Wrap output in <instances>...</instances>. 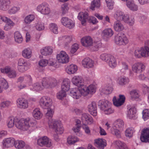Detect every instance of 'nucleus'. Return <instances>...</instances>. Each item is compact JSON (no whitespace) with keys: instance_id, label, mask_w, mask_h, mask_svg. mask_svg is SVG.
<instances>
[{"instance_id":"f257e3e1","label":"nucleus","mask_w":149,"mask_h":149,"mask_svg":"<svg viewBox=\"0 0 149 149\" xmlns=\"http://www.w3.org/2000/svg\"><path fill=\"white\" fill-rule=\"evenodd\" d=\"M36 123L30 119H26L24 120H19L17 118V120L15 122V125L19 129L23 131L29 130L32 131L35 129Z\"/></svg>"},{"instance_id":"f03ea898","label":"nucleus","mask_w":149,"mask_h":149,"mask_svg":"<svg viewBox=\"0 0 149 149\" xmlns=\"http://www.w3.org/2000/svg\"><path fill=\"white\" fill-rule=\"evenodd\" d=\"M145 43L144 47L138 48L135 50L134 55L136 58H139L149 56V40L146 41Z\"/></svg>"},{"instance_id":"7ed1b4c3","label":"nucleus","mask_w":149,"mask_h":149,"mask_svg":"<svg viewBox=\"0 0 149 149\" xmlns=\"http://www.w3.org/2000/svg\"><path fill=\"white\" fill-rule=\"evenodd\" d=\"M50 128H53L57 134H61L64 131V128L62 125L58 121L54 119H51L48 121Z\"/></svg>"},{"instance_id":"20e7f679","label":"nucleus","mask_w":149,"mask_h":149,"mask_svg":"<svg viewBox=\"0 0 149 149\" xmlns=\"http://www.w3.org/2000/svg\"><path fill=\"white\" fill-rule=\"evenodd\" d=\"M114 41L116 44L120 45H126L128 42L127 38L123 33H118L116 36Z\"/></svg>"},{"instance_id":"39448f33","label":"nucleus","mask_w":149,"mask_h":149,"mask_svg":"<svg viewBox=\"0 0 149 149\" xmlns=\"http://www.w3.org/2000/svg\"><path fill=\"white\" fill-rule=\"evenodd\" d=\"M39 103L40 106L43 109H48L52 107V100L49 97H42L40 100Z\"/></svg>"},{"instance_id":"423d86ee","label":"nucleus","mask_w":149,"mask_h":149,"mask_svg":"<svg viewBox=\"0 0 149 149\" xmlns=\"http://www.w3.org/2000/svg\"><path fill=\"white\" fill-rule=\"evenodd\" d=\"M37 144L40 146L50 147L52 146L51 140L46 136H44L37 140Z\"/></svg>"},{"instance_id":"0eeeda50","label":"nucleus","mask_w":149,"mask_h":149,"mask_svg":"<svg viewBox=\"0 0 149 149\" xmlns=\"http://www.w3.org/2000/svg\"><path fill=\"white\" fill-rule=\"evenodd\" d=\"M57 60L61 63H66L69 61V57L64 51H62L56 56Z\"/></svg>"},{"instance_id":"6e6552de","label":"nucleus","mask_w":149,"mask_h":149,"mask_svg":"<svg viewBox=\"0 0 149 149\" xmlns=\"http://www.w3.org/2000/svg\"><path fill=\"white\" fill-rule=\"evenodd\" d=\"M145 67L142 63H137L134 64L132 66V70L134 73L139 74L144 70Z\"/></svg>"},{"instance_id":"1a4fd4ad","label":"nucleus","mask_w":149,"mask_h":149,"mask_svg":"<svg viewBox=\"0 0 149 149\" xmlns=\"http://www.w3.org/2000/svg\"><path fill=\"white\" fill-rule=\"evenodd\" d=\"M1 70L2 73L7 74L10 78H14L16 77L17 73L15 71L12 69L9 66H7L4 68L1 69Z\"/></svg>"},{"instance_id":"9d476101","label":"nucleus","mask_w":149,"mask_h":149,"mask_svg":"<svg viewBox=\"0 0 149 149\" xmlns=\"http://www.w3.org/2000/svg\"><path fill=\"white\" fill-rule=\"evenodd\" d=\"M125 97L124 95H120L119 98L117 99L116 96H114L113 99V102L114 105L117 107L121 106L124 103Z\"/></svg>"},{"instance_id":"9b49d317","label":"nucleus","mask_w":149,"mask_h":149,"mask_svg":"<svg viewBox=\"0 0 149 149\" xmlns=\"http://www.w3.org/2000/svg\"><path fill=\"white\" fill-rule=\"evenodd\" d=\"M38 11L44 15L49 14L50 13V9L47 4L42 3L39 5L37 8Z\"/></svg>"},{"instance_id":"f8f14e48","label":"nucleus","mask_w":149,"mask_h":149,"mask_svg":"<svg viewBox=\"0 0 149 149\" xmlns=\"http://www.w3.org/2000/svg\"><path fill=\"white\" fill-rule=\"evenodd\" d=\"M88 110L90 113L94 116H96L97 115V107L96 103L92 102L88 106Z\"/></svg>"},{"instance_id":"ddd939ff","label":"nucleus","mask_w":149,"mask_h":149,"mask_svg":"<svg viewBox=\"0 0 149 149\" xmlns=\"http://www.w3.org/2000/svg\"><path fill=\"white\" fill-rule=\"evenodd\" d=\"M81 42L84 46L89 47L91 46L93 43V40L91 37L85 36L81 39Z\"/></svg>"},{"instance_id":"4468645a","label":"nucleus","mask_w":149,"mask_h":149,"mask_svg":"<svg viewBox=\"0 0 149 149\" xmlns=\"http://www.w3.org/2000/svg\"><path fill=\"white\" fill-rule=\"evenodd\" d=\"M141 141L143 142H149V129H144L141 132L140 136Z\"/></svg>"},{"instance_id":"2eb2a0df","label":"nucleus","mask_w":149,"mask_h":149,"mask_svg":"<svg viewBox=\"0 0 149 149\" xmlns=\"http://www.w3.org/2000/svg\"><path fill=\"white\" fill-rule=\"evenodd\" d=\"M62 24L65 26L71 29L74 26V24L72 21L69 19L67 17H63L61 20Z\"/></svg>"},{"instance_id":"dca6fc26","label":"nucleus","mask_w":149,"mask_h":149,"mask_svg":"<svg viewBox=\"0 0 149 149\" xmlns=\"http://www.w3.org/2000/svg\"><path fill=\"white\" fill-rule=\"evenodd\" d=\"M94 143L97 148L100 149H103L107 145L106 140L101 139H95Z\"/></svg>"},{"instance_id":"f3484780","label":"nucleus","mask_w":149,"mask_h":149,"mask_svg":"<svg viewBox=\"0 0 149 149\" xmlns=\"http://www.w3.org/2000/svg\"><path fill=\"white\" fill-rule=\"evenodd\" d=\"M17 105L18 107L21 109H26L28 107L27 100L23 98L18 99L17 100Z\"/></svg>"},{"instance_id":"a211bd4d","label":"nucleus","mask_w":149,"mask_h":149,"mask_svg":"<svg viewBox=\"0 0 149 149\" xmlns=\"http://www.w3.org/2000/svg\"><path fill=\"white\" fill-rule=\"evenodd\" d=\"M15 139L11 138H7L3 140L2 143L3 148H10L14 145Z\"/></svg>"},{"instance_id":"6ab92c4d","label":"nucleus","mask_w":149,"mask_h":149,"mask_svg":"<svg viewBox=\"0 0 149 149\" xmlns=\"http://www.w3.org/2000/svg\"><path fill=\"white\" fill-rule=\"evenodd\" d=\"M59 39L62 41L64 43L65 45L67 47L68 46L72 40V36H64L60 37Z\"/></svg>"},{"instance_id":"aec40b11","label":"nucleus","mask_w":149,"mask_h":149,"mask_svg":"<svg viewBox=\"0 0 149 149\" xmlns=\"http://www.w3.org/2000/svg\"><path fill=\"white\" fill-rule=\"evenodd\" d=\"M72 82L73 84L79 87L81 86L83 84V79L82 77L79 76H75L72 79Z\"/></svg>"},{"instance_id":"412c9836","label":"nucleus","mask_w":149,"mask_h":149,"mask_svg":"<svg viewBox=\"0 0 149 149\" xmlns=\"http://www.w3.org/2000/svg\"><path fill=\"white\" fill-rule=\"evenodd\" d=\"M82 64L85 68H89L92 67L94 63L92 60L88 57L84 59L82 61Z\"/></svg>"},{"instance_id":"4be33fe9","label":"nucleus","mask_w":149,"mask_h":149,"mask_svg":"<svg viewBox=\"0 0 149 149\" xmlns=\"http://www.w3.org/2000/svg\"><path fill=\"white\" fill-rule=\"evenodd\" d=\"M71 96L75 99H79L82 95L79 88H74L70 92Z\"/></svg>"},{"instance_id":"5701e85b","label":"nucleus","mask_w":149,"mask_h":149,"mask_svg":"<svg viewBox=\"0 0 149 149\" xmlns=\"http://www.w3.org/2000/svg\"><path fill=\"white\" fill-rule=\"evenodd\" d=\"M10 3L9 0H0V9L3 10H7Z\"/></svg>"},{"instance_id":"b1692460","label":"nucleus","mask_w":149,"mask_h":149,"mask_svg":"<svg viewBox=\"0 0 149 149\" xmlns=\"http://www.w3.org/2000/svg\"><path fill=\"white\" fill-rule=\"evenodd\" d=\"M70 81L68 79H65L61 85V90L65 92L68 91L70 88Z\"/></svg>"},{"instance_id":"393cba45","label":"nucleus","mask_w":149,"mask_h":149,"mask_svg":"<svg viewBox=\"0 0 149 149\" xmlns=\"http://www.w3.org/2000/svg\"><path fill=\"white\" fill-rule=\"evenodd\" d=\"M113 28L116 31L120 32L123 30L124 26L120 21L117 20L114 22Z\"/></svg>"},{"instance_id":"a878e982","label":"nucleus","mask_w":149,"mask_h":149,"mask_svg":"<svg viewBox=\"0 0 149 149\" xmlns=\"http://www.w3.org/2000/svg\"><path fill=\"white\" fill-rule=\"evenodd\" d=\"M53 51L52 48L49 46L44 47L40 50L41 53L44 56H48L51 55Z\"/></svg>"},{"instance_id":"bb28decb","label":"nucleus","mask_w":149,"mask_h":149,"mask_svg":"<svg viewBox=\"0 0 149 149\" xmlns=\"http://www.w3.org/2000/svg\"><path fill=\"white\" fill-rule=\"evenodd\" d=\"M14 146L17 149H22L26 146V143L22 140H15Z\"/></svg>"},{"instance_id":"cd10ccee","label":"nucleus","mask_w":149,"mask_h":149,"mask_svg":"<svg viewBox=\"0 0 149 149\" xmlns=\"http://www.w3.org/2000/svg\"><path fill=\"white\" fill-rule=\"evenodd\" d=\"M126 2L127 6L131 10L133 11H136L137 10V6L134 3L133 0H127Z\"/></svg>"},{"instance_id":"c85d7f7f","label":"nucleus","mask_w":149,"mask_h":149,"mask_svg":"<svg viewBox=\"0 0 149 149\" xmlns=\"http://www.w3.org/2000/svg\"><path fill=\"white\" fill-rule=\"evenodd\" d=\"M78 18V19L81 21V23L82 24H84L86 21L88 20L89 17L88 16V14L87 13H85L81 15L79 14Z\"/></svg>"},{"instance_id":"c756f323","label":"nucleus","mask_w":149,"mask_h":149,"mask_svg":"<svg viewBox=\"0 0 149 149\" xmlns=\"http://www.w3.org/2000/svg\"><path fill=\"white\" fill-rule=\"evenodd\" d=\"M77 70V67L76 65L71 64L67 67L66 71L68 74H71L74 73Z\"/></svg>"},{"instance_id":"7c9ffc66","label":"nucleus","mask_w":149,"mask_h":149,"mask_svg":"<svg viewBox=\"0 0 149 149\" xmlns=\"http://www.w3.org/2000/svg\"><path fill=\"white\" fill-rule=\"evenodd\" d=\"M109 66L112 68L115 67L117 65V62L116 58L113 56H110L109 59L107 62Z\"/></svg>"},{"instance_id":"2f4dec72","label":"nucleus","mask_w":149,"mask_h":149,"mask_svg":"<svg viewBox=\"0 0 149 149\" xmlns=\"http://www.w3.org/2000/svg\"><path fill=\"white\" fill-rule=\"evenodd\" d=\"M110 105L109 102L107 100L100 101L98 102V105L100 107L102 111L109 106Z\"/></svg>"},{"instance_id":"473e14b6","label":"nucleus","mask_w":149,"mask_h":149,"mask_svg":"<svg viewBox=\"0 0 149 149\" xmlns=\"http://www.w3.org/2000/svg\"><path fill=\"white\" fill-rule=\"evenodd\" d=\"M17 120V118L13 117H10L8 119L7 123V125L8 128H11L13 127L14 124H15V122Z\"/></svg>"},{"instance_id":"72a5a7b5","label":"nucleus","mask_w":149,"mask_h":149,"mask_svg":"<svg viewBox=\"0 0 149 149\" xmlns=\"http://www.w3.org/2000/svg\"><path fill=\"white\" fill-rule=\"evenodd\" d=\"M32 51L29 48L25 49L22 52V56L26 58H30L32 56Z\"/></svg>"},{"instance_id":"f704fd0d","label":"nucleus","mask_w":149,"mask_h":149,"mask_svg":"<svg viewBox=\"0 0 149 149\" xmlns=\"http://www.w3.org/2000/svg\"><path fill=\"white\" fill-rule=\"evenodd\" d=\"M79 141L78 138L74 136H70L67 139V143L69 145L74 144Z\"/></svg>"},{"instance_id":"c9c22d12","label":"nucleus","mask_w":149,"mask_h":149,"mask_svg":"<svg viewBox=\"0 0 149 149\" xmlns=\"http://www.w3.org/2000/svg\"><path fill=\"white\" fill-rule=\"evenodd\" d=\"M33 117L36 119H40L42 116V113H41L39 109L38 108L35 109L32 112Z\"/></svg>"},{"instance_id":"e433bc0d","label":"nucleus","mask_w":149,"mask_h":149,"mask_svg":"<svg viewBox=\"0 0 149 149\" xmlns=\"http://www.w3.org/2000/svg\"><path fill=\"white\" fill-rule=\"evenodd\" d=\"M102 34L104 36L108 38L112 36L113 34V32L111 29L107 28L103 30Z\"/></svg>"},{"instance_id":"4c0bfd02","label":"nucleus","mask_w":149,"mask_h":149,"mask_svg":"<svg viewBox=\"0 0 149 149\" xmlns=\"http://www.w3.org/2000/svg\"><path fill=\"white\" fill-rule=\"evenodd\" d=\"M14 38L15 41L18 43H21L23 41V38L21 34L18 31L15 33Z\"/></svg>"},{"instance_id":"58836bf2","label":"nucleus","mask_w":149,"mask_h":149,"mask_svg":"<svg viewBox=\"0 0 149 149\" xmlns=\"http://www.w3.org/2000/svg\"><path fill=\"white\" fill-rule=\"evenodd\" d=\"M100 6V0H93L91 4L90 8L92 10H95V8H99Z\"/></svg>"},{"instance_id":"ea45409f","label":"nucleus","mask_w":149,"mask_h":149,"mask_svg":"<svg viewBox=\"0 0 149 149\" xmlns=\"http://www.w3.org/2000/svg\"><path fill=\"white\" fill-rule=\"evenodd\" d=\"M114 144L118 147V149H128L125 144L120 141H116Z\"/></svg>"},{"instance_id":"a19ab883","label":"nucleus","mask_w":149,"mask_h":149,"mask_svg":"<svg viewBox=\"0 0 149 149\" xmlns=\"http://www.w3.org/2000/svg\"><path fill=\"white\" fill-rule=\"evenodd\" d=\"M113 124L114 127L116 128H121L124 126V123L122 120L118 119L114 122Z\"/></svg>"},{"instance_id":"79ce46f5","label":"nucleus","mask_w":149,"mask_h":149,"mask_svg":"<svg viewBox=\"0 0 149 149\" xmlns=\"http://www.w3.org/2000/svg\"><path fill=\"white\" fill-rule=\"evenodd\" d=\"M136 110L134 108H130L127 112V117L130 119L134 118L135 116Z\"/></svg>"},{"instance_id":"37998d69","label":"nucleus","mask_w":149,"mask_h":149,"mask_svg":"<svg viewBox=\"0 0 149 149\" xmlns=\"http://www.w3.org/2000/svg\"><path fill=\"white\" fill-rule=\"evenodd\" d=\"M80 91L82 95L84 96H86L88 94V90L87 87L83 84L81 86L79 87Z\"/></svg>"},{"instance_id":"c03bdc74","label":"nucleus","mask_w":149,"mask_h":149,"mask_svg":"<svg viewBox=\"0 0 149 149\" xmlns=\"http://www.w3.org/2000/svg\"><path fill=\"white\" fill-rule=\"evenodd\" d=\"M52 107L48 109H47V111L46 113L45 116L46 117L49 118V121L51 119H52V118L53 116L54 111Z\"/></svg>"},{"instance_id":"a18cd8bd","label":"nucleus","mask_w":149,"mask_h":149,"mask_svg":"<svg viewBox=\"0 0 149 149\" xmlns=\"http://www.w3.org/2000/svg\"><path fill=\"white\" fill-rule=\"evenodd\" d=\"M101 43L100 42L93 43L91 48V50L93 51L98 50V48L101 47Z\"/></svg>"},{"instance_id":"49530a36","label":"nucleus","mask_w":149,"mask_h":149,"mask_svg":"<svg viewBox=\"0 0 149 149\" xmlns=\"http://www.w3.org/2000/svg\"><path fill=\"white\" fill-rule=\"evenodd\" d=\"M125 14L122 12L118 11L115 14L114 17L117 20L121 21Z\"/></svg>"},{"instance_id":"de8ad7c7","label":"nucleus","mask_w":149,"mask_h":149,"mask_svg":"<svg viewBox=\"0 0 149 149\" xmlns=\"http://www.w3.org/2000/svg\"><path fill=\"white\" fill-rule=\"evenodd\" d=\"M128 82V79L125 77H121L119 78L118 79V84L120 85H125Z\"/></svg>"},{"instance_id":"09e8293b","label":"nucleus","mask_w":149,"mask_h":149,"mask_svg":"<svg viewBox=\"0 0 149 149\" xmlns=\"http://www.w3.org/2000/svg\"><path fill=\"white\" fill-rule=\"evenodd\" d=\"M42 83L37 82L34 84L33 85V88L37 91H39L42 90L43 87Z\"/></svg>"},{"instance_id":"8fccbe9b","label":"nucleus","mask_w":149,"mask_h":149,"mask_svg":"<svg viewBox=\"0 0 149 149\" xmlns=\"http://www.w3.org/2000/svg\"><path fill=\"white\" fill-rule=\"evenodd\" d=\"M134 132V129L132 127L127 129L125 131V135L126 137H131L132 136Z\"/></svg>"},{"instance_id":"3c124183","label":"nucleus","mask_w":149,"mask_h":149,"mask_svg":"<svg viewBox=\"0 0 149 149\" xmlns=\"http://www.w3.org/2000/svg\"><path fill=\"white\" fill-rule=\"evenodd\" d=\"M34 15H30L25 17L24 21L26 24H29L34 20Z\"/></svg>"},{"instance_id":"603ef678","label":"nucleus","mask_w":149,"mask_h":149,"mask_svg":"<svg viewBox=\"0 0 149 149\" xmlns=\"http://www.w3.org/2000/svg\"><path fill=\"white\" fill-rule=\"evenodd\" d=\"M49 78H44L42 81L43 86L45 88H50Z\"/></svg>"},{"instance_id":"864d4df0","label":"nucleus","mask_w":149,"mask_h":149,"mask_svg":"<svg viewBox=\"0 0 149 149\" xmlns=\"http://www.w3.org/2000/svg\"><path fill=\"white\" fill-rule=\"evenodd\" d=\"M113 88L111 84H110L106 87L103 91V93L106 94H109L111 93L113 91Z\"/></svg>"},{"instance_id":"5fc2aeb1","label":"nucleus","mask_w":149,"mask_h":149,"mask_svg":"<svg viewBox=\"0 0 149 149\" xmlns=\"http://www.w3.org/2000/svg\"><path fill=\"white\" fill-rule=\"evenodd\" d=\"M50 30L54 33L57 34L58 33V27L57 25L54 23H52L50 25Z\"/></svg>"},{"instance_id":"6e6d98bb","label":"nucleus","mask_w":149,"mask_h":149,"mask_svg":"<svg viewBox=\"0 0 149 149\" xmlns=\"http://www.w3.org/2000/svg\"><path fill=\"white\" fill-rule=\"evenodd\" d=\"M131 97L134 98H137L139 97V91L136 90H133L130 93Z\"/></svg>"},{"instance_id":"4d7b16f0","label":"nucleus","mask_w":149,"mask_h":149,"mask_svg":"<svg viewBox=\"0 0 149 149\" xmlns=\"http://www.w3.org/2000/svg\"><path fill=\"white\" fill-rule=\"evenodd\" d=\"M66 92L62 90L60 91L57 94V97L60 100H62L64 97H65Z\"/></svg>"},{"instance_id":"13d9d810","label":"nucleus","mask_w":149,"mask_h":149,"mask_svg":"<svg viewBox=\"0 0 149 149\" xmlns=\"http://www.w3.org/2000/svg\"><path fill=\"white\" fill-rule=\"evenodd\" d=\"M49 79L50 88L54 87L57 85V81L55 79L49 78Z\"/></svg>"},{"instance_id":"bf43d9fd","label":"nucleus","mask_w":149,"mask_h":149,"mask_svg":"<svg viewBox=\"0 0 149 149\" xmlns=\"http://www.w3.org/2000/svg\"><path fill=\"white\" fill-rule=\"evenodd\" d=\"M143 118L145 120L149 118V110L148 109L144 110L142 112Z\"/></svg>"},{"instance_id":"052dcab7","label":"nucleus","mask_w":149,"mask_h":149,"mask_svg":"<svg viewBox=\"0 0 149 149\" xmlns=\"http://www.w3.org/2000/svg\"><path fill=\"white\" fill-rule=\"evenodd\" d=\"M79 48L78 44L77 43H74L71 46L70 51V53L72 54H74L77 51Z\"/></svg>"},{"instance_id":"680f3d73","label":"nucleus","mask_w":149,"mask_h":149,"mask_svg":"<svg viewBox=\"0 0 149 149\" xmlns=\"http://www.w3.org/2000/svg\"><path fill=\"white\" fill-rule=\"evenodd\" d=\"M1 86L4 89H6L8 88V85L6 81L3 79L1 81Z\"/></svg>"},{"instance_id":"e2e57ef3","label":"nucleus","mask_w":149,"mask_h":149,"mask_svg":"<svg viewBox=\"0 0 149 149\" xmlns=\"http://www.w3.org/2000/svg\"><path fill=\"white\" fill-rule=\"evenodd\" d=\"M89 114L87 113H83L81 116V119L83 124H85V123L87 120Z\"/></svg>"},{"instance_id":"0e129e2a","label":"nucleus","mask_w":149,"mask_h":149,"mask_svg":"<svg viewBox=\"0 0 149 149\" xmlns=\"http://www.w3.org/2000/svg\"><path fill=\"white\" fill-rule=\"evenodd\" d=\"M103 111L105 114L108 115L114 112L113 110L111 109L110 105L107 107Z\"/></svg>"},{"instance_id":"69168bd1","label":"nucleus","mask_w":149,"mask_h":149,"mask_svg":"<svg viewBox=\"0 0 149 149\" xmlns=\"http://www.w3.org/2000/svg\"><path fill=\"white\" fill-rule=\"evenodd\" d=\"M111 56L107 54H103L101 55L100 58L102 60L107 62Z\"/></svg>"},{"instance_id":"338daca9","label":"nucleus","mask_w":149,"mask_h":149,"mask_svg":"<svg viewBox=\"0 0 149 149\" xmlns=\"http://www.w3.org/2000/svg\"><path fill=\"white\" fill-rule=\"evenodd\" d=\"M48 63V61L46 59H42L39 61L38 64L41 67L46 66Z\"/></svg>"},{"instance_id":"774afa93","label":"nucleus","mask_w":149,"mask_h":149,"mask_svg":"<svg viewBox=\"0 0 149 149\" xmlns=\"http://www.w3.org/2000/svg\"><path fill=\"white\" fill-rule=\"evenodd\" d=\"M61 8L62 11V14L64 15L67 12L68 8L66 4L64 3L62 5Z\"/></svg>"}]
</instances>
